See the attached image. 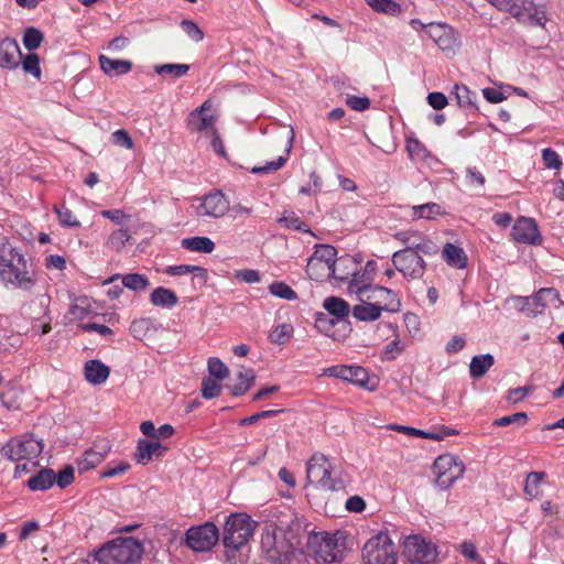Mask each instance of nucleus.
<instances>
[{
  "label": "nucleus",
  "instance_id": "1",
  "mask_svg": "<svg viewBox=\"0 0 564 564\" xmlns=\"http://www.w3.org/2000/svg\"><path fill=\"white\" fill-rule=\"evenodd\" d=\"M0 281L6 286L30 291L36 282V270L31 260L17 248L0 246Z\"/></svg>",
  "mask_w": 564,
  "mask_h": 564
},
{
  "label": "nucleus",
  "instance_id": "2",
  "mask_svg": "<svg viewBox=\"0 0 564 564\" xmlns=\"http://www.w3.org/2000/svg\"><path fill=\"white\" fill-rule=\"evenodd\" d=\"M302 525L295 520L289 531L282 534V530L265 529L261 534V550L267 558L274 563L286 564L295 556L300 542L293 535V531H300Z\"/></svg>",
  "mask_w": 564,
  "mask_h": 564
},
{
  "label": "nucleus",
  "instance_id": "3",
  "mask_svg": "<svg viewBox=\"0 0 564 564\" xmlns=\"http://www.w3.org/2000/svg\"><path fill=\"white\" fill-rule=\"evenodd\" d=\"M143 552V545L137 539L119 536L95 551L94 558L100 564H135Z\"/></svg>",
  "mask_w": 564,
  "mask_h": 564
},
{
  "label": "nucleus",
  "instance_id": "4",
  "mask_svg": "<svg viewBox=\"0 0 564 564\" xmlns=\"http://www.w3.org/2000/svg\"><path fill=\"white\" fill-rule=\"evenodd\" d=\"M333 467L322 453H315L306 463V478L312 485L324 490L339 491L345 488L341 479L332 476Z\"/></svg>",
  "mask_w": 564,
  "mask_h": 564
},
{
  "label": "nucleus",
  "instance_id": "5",
  "mask_svg": "<svg viewBox=\"0 0 564 564\" xmlns=\"http://www.w3.org/2000/svg\"><path fill=\"white\" fill-rule=\"evenodd\" d=\"M500 11H506L518 21L530 25L544 26L545 11L531 0H487Z\"/></svg>",
  "mask_w": 564,
  "mask_h": 564
},
{
  "label": "nucleus",
  "instance_id": "6",
  "mask_svg": "<svg viewBox=\"0 0 564 564\" xmlns=\"http://www.w3.org/2000/svg\"><path fill=\"white\" fill-rule=\"evenodd\" d=\"M256 524V521L246 513L230 514L224 527V545L238 551L253 535Z\"/></svg>",
  "mask_w": 564,
  "mask_h": 564
},
{
  "label": "nucleus",
  "instance_id": "7",
  "mask_svg": "<svg viewBox=\"0 0 564 564\" xmlns=\"http://www.w3.org/2000/svg\"><path fill=\"white\" fill-rule=\"evenodd\" d=\"M362 564H398L397 547L387 532H379L365 543Z\"/></svg>",
  "mask_w": 564,
  "mask_h": 564
},
{
  "label": "nucleus",
  "instance_id": "8",
  "mask_svg": "<svg viewBox=\"0 0 564 564\" xmlns=\"http://www.w3.org/2000/svg\"><path fill=\"white\" fill-rule=\"evenodd\" d=\"M43 449L42 442L22 435L10 438L0 449L2 456L12 462L36 458Z\"/></svg>",
  "mask_w": 564,
  "mask_h": 564
},
{
  "label": "nucleus",
  "instance_id": "9",
  "mask_svg": "<svg viewBox=\"0 0 564 564\" xmlns=\"http://www.w3.org/2000/svg\"><path fill=\"white\" fill-rule=\"evenodd\" d=\"M465 466L451 454L438 456L433 464L436 485L441 489L449 488L457 479L463 477Z\"/></svg>",
  "mask_w": 564,
  "mask_h": 564
},
{
  "label": "nucleus",
  "instance_id": "10",
  "mask_svg": "<svg viewBox=\"0 0 564 564\" xmlns=\"http://www.w3.org/2000/svg\"><path fill=\"white\" fill-rule=\"evenodd\" d=\"M219 539V531L213 522L192 527L186 531V545L195 552L209 551Z\"/></svg>",
  "mask_w": 564,
  "mask_h": 564
},
{
  "label": "nucleus",
  "instance_id": "11",
  "mask_svg": "<svg viewBox=\"0 0 564 564\" xmlns=\"http://www.w3.org/2000/svg\"><path fill=\"white\" fill-rule=\"evenodd\" d=\"M404 555L412 564H431L435 562L437 551L432 542L411 535L404 541Z\"/></svg>",
  "mask_w": 564,
  "mask_h": 564
},
{
  "label": "nucleus",
  "instance_id": "12",
  "mask_svg": "<svg viewBox=\"0 0 564 564\" xmlns=\"http://www.w3.org/2000/svg\"><path fill=\"white\" fill-rule=\"evenodd\" d=\"M392 263L406 279H421L426 270L423 257L416 251L398 250L392 254Z\"/></svg>",
  "mask_w": 564,
  "mask_h": 564
},
{
  "label": "nucleus",
  "instance_id": "13",
  "mask_svg": "<svg viewBox=\"0 0 564 564\" xmlns=\"http://www.w3.org/2000/svg\"><path fill=\"white\" fill-rule=\"evenodd\" d=\"M337 261V250L329 245H318L308 258L306 272L311 278L327 275Z\"/></svg>",
  "mask_w": 564,
  "mask_h": 564
},
{
  "label": "nucleus",
  "instance_id": "14",
  "mask_svg": "<svg viewBox=\"0 0 564 564\" xmlns=\"http://www.w3.org/2000/svg\"><path fill=\"white\" fill-rule=\"evenodd\" d=\"M357 299H364L367 302H370V304L377 306L381 312L395 313L401 308V302L398 294L386 286L371 285Z\"/></svg>",
  "mask_w": 564,
  "mask_h": 564
},
{
  "label": "nucleus",
  "instance_id": "15",
  "mask_svg": "<svg viewBox=\"0 0 564 564\" xmlns=\"http://www.w3.org/2000/svg\"><path fill=\"white\" fill-rule=\"evenodd\" d=\"M197 200L195 210L199 217L220 218L229 212V200L219 191L212 192Z\"/></svg>",
  "mask_w": 564,
  "mask_h": 564
},
{
  "label": "nucleus",
  "instance_id": "16",
  "mask_svg": "<svg viewBox=\"0 0 564 564\" xmlns=\"http://www.w3.org/2000/svg\"><path fill=\"white\" fill-rule=\"evenodd\" d=\"M427 36L442 51H454L458 45V36L455 30L447 23L430 22L427 23Z\"/></svg>",
  "mask_w": 564,
  "mask_h": 564
},
{
  "label": "nucleus",
  "instance_id": "17",
  "mask_svg": "<svg viewBox=\"0 0 564 564\" xmlns=\"http://www.w3.org/2000/svg\"><path fill=\"white\" fill-rule=\"evenodd\" d=\"M325 375L333 378H338L350 383H354L358 387L369 389L370 391L373 388L368 387L369 373L368 371L360 366H348V365H337L332 366L325 370Z\"/></svg>",
  "mask_w": 564,
  "mask_h": 564
},
{
  "label": "nucleus",
  "instance_id": "18",
  "mask_svg": "<svg viewBox=\"0 0 564 564\" xmlns=\"http://www.w3.org/2000/svg\"><path fill=\"white\" fill-rule=\"evenodd\" d=\"M209 111H212V104L209 100H206L199 108L189 113L187 128L192 132H203L205 135L214 133L216 131V118Z\"/></svg>",
  "mask_w": 564,
  "mask_h": 564
},
{
  "label": "nucleus",
  "instance_id": "19",
  "mask_svg": "<svg viewBox=\"0 0 564 564\" xmlns=\"http://www.w3.org/2000/svg\"><path fill=\"white\" fill-rule=\"evenodd\" d=\"M376 272L377 262L373 260H369L364 267L359 264V268L356 269V272L348 281L347 292L350 295L355 294L357 297L361 295L362 292L372 285Z\"/></svg>",
  "mask_w": 564,
  "mask_h": 564
},
{
  "label": "nucleus",
  "instance_id": "20",
  "mask_svg": "<svg viewBox=\"0 0 564 564\" xmlns=\"http://www.w3.org/2000/svg\"><path fill=\"white\" fill-rule=\"evenodd\" d=\"M512 236L516 241L522 243L538 245L541 242V235L538 226L531 218H519L513 225Z\"/></svg>",
  "mask_w": 564,
  "mask_h": 564
},
{
  "label": "nucleus",
  "instance_id": "21",
  "mask_svg": "<svg viewBox=\"0 0 564 564\" xmlns=\"http://www.w3.org/2000/svg\"><path fill=\"white\" fill-rule=\"evenodd\" d=\"M22 53L18 42L12 37L0 40V68L15 69L21 64Z\"/></svg>",
  "mask_w": 564,
  "mask_h": 564
},
{
  "label": "nucleus",
  "instance_id": "22",
  "mask_svg": "<svg viewBox=\"0 0 564 564\" xmlns=\"http://www.w3.org/2000/svg\"><path fill=\"white\" fill-rule=\"evenodd\" d=\"M50 296L46 294H41L36 296L32 302L31 306L36 305L39 306V312L34 315H31L32 318H34L36 322L32 326V330L37 335H45L51 330V322L52 318L48 316V304H50Z\"/></svg>",
  "mask_w": 564,
  "mask_h": 564
},
{
  "label": "nucleus",
  "instance_id": "23",
  "mask_svg": "<svg viewBox=\"0 0 564 564\" xmlns=\"http://www.w3.org/2000/svg\"><path fill=\"white\" fill-rule=\"evenodd\" d=\"M341 558V550L332 536H326L315 550V560L323 564H336Z\"/></svg>",
  "mask_w": 564,
  "mask_h": 564
},
{
  "label": "nucleus",
  "instance_id": "24",
  "mask_svg": "<svg viewBox=\"0 0 564 564\" xmlns=\"http://www.w3.org/2000/svg\"><path fill=\"white\" fill-rule=\"evenodd\" d=\"M165 452L166 447L162 446L159 441L139 440L134 457L138 463L145 465L154 456H162Z\"/></svg>",
  "mask_w": 564,
  "mask_h": 564
},
{
  "label": "nucleus",
  "instance_id": "25",
  "mask_svg": "<svg viewBox=\"0 0 564 564\" xmlns=\"http://www.w3.org/2000/svg\"><path fill=\"white\" fill-rule=\"evenodd\" d=\"M358 268L359 262L356 260V258L350 256L340 257L337 259L333 270H330L326 276H332L336 280L348 283L351 275Z\"/></svg>",
  "mask_w": 564,
  "mask_h": 564
},
{
  "label": "nucleus",
  "instance_id": "26",
  "mask_svg": "<svg viewBox=\"0 0 564 564\" xmlns=\"http://www.w3.org/2000/svg\"><path fill=\"white\" fill-rule=\"evenodd\" d=\"M510 301L513 302L514 307L529 317H535L543 313V304L540 301L539 293L531 296H511Z\"/></svg>",
  "mask_w": 564,
  "mask_h": 564
},
{
  "label": "nucleus",
  "instance_id": "27",
  "mask_svg": "<svg viewBox=\"0 0 564 564\" xmlns=\"http://www.w3.org/2000/svg\"><path fill=\"white\" fill-rule=\"evenodd\" d=\"M442 259L452 268L465 269L468 264V257L464 249L452 242H446L442 249Z\"/></svg>",
  "mask_w": 564,
  "mask_h": 564
},
{
  "label": "nucleus",
  "instance_id": "28",
  "mask_svg": "<svg viewBox=\"0 0 564 564\" xmlns=\"http://www.w3.org/2000/svg\"><path fill=\"white\" fill-rule=\"evenodd\" d=\"M132 234H135L132 227L113 230L106 241V247L111 251L120 253L126 249L127 245H133Z\"/></svg>",
  "mask_w": 564,
  "mask_h": 564
},
{
  "label": "nucleus",
  "instance_id": "29",
  "mask_svg": "<svg viewBox=\"0 0 564 564\" xmlns=\"http://www.w3.org/2000/svg\"><path fill=\"white\" fill-rule=\"evenodd\" d=\"M84 372L85 378L89 383L101 384L108 379L110 369L100 360L93 359L85 364Z\"/></svg>",
  "mask_w": 564,
  "mask_h": 564
},
{
  "label": "nucleus",
  "instance_id": "30",
  "mask_svg": "<svg viewBox=\"0 0 564 564\" xmlns=\"http://www.w3.org/2000/svg\"><path fill=\"white\" fill-rule=\"evenodd\" d=\"M119 278H121L122 286L134 292L144 291L150 285L149 279L144 274L140 273H128L124 275L113 274L107 281H105V284H111Z\"/></svg>",
  "mask_w": 564,
  "mask_h": 564
},
{
  "label": "nucleus",
  "instance_id": "31",
  "mask_svg": "<svg viewBox=\"0 0 564 564\" xmlns=\"http://www.w3.org/2000/svg\"><path fill=\"white\" fill-rule=\"evenodd\" d=\"M100 68L108 75H124L132 68V62L128 59H113L106 55L99 56Z\"/></svg>",
  "mask_w": 564,
  "mask_h": 564
},
{
  "label": "nucleus",
  "instance_id": "32",
  "mask_svg": "<svg viewBox=\"0 0 564 564\" xmlns=\"http://www.w3.org/2000/svg\"><path fill=\"white\" fill-rule=\"evenodd\" d=\"M359 304L351 308L352 316L360 322H373L381 317L382 312L370 302L364 299H357Z\"/></svg>",
  "mask_w": 564,
  "mask_h": 564
},
{
  "label": "nucleus",
  "instance_id": "33",
  "mask_svg": "<svg viewBox=\"0 0 564 564\" xmlns=\"http://www.w3.org/2000/svg\"><path fill=\"white\" fill-rule=\"evenodd\" d=\"M55 484L53 469L43 468L28 480V487L32 491L50 489Z\"/></svg>",
  "mask_w": 564,
  "mask_h": 564
},
{
  "label": "nucleus",
  "instance_id": "34",
  "mask_svg": "<svg viewBox=\"0 0 564 564\" xmlns=\"http://www.w3.org/2000/svg\"><path fill=\"white\" fill-rule=\"evenodd\" d=\"M495 358L491 354L477 355L471 358L469 373L474 379H479L494 366Z\"/></svg>",
  "mask_w": 564,
  "mask_h": 564
},
{
  "label": "nucleus",
  "instance_id": "35",
  "mask_svg": "<svg viewBox=\"0 0 564 564\" xmlns=\"http://www.w3.org/2000/svg\"><path fill=\"white\" fill-rule=\"evenodd\" d=\"M454 95L458 106L468 112H476L478 110L476 106V94L465 85H455Z\"/></svg>",
  "mask_w": 564,
  "mask_h": 564
},
{
  "label": "nucleus",
  "instance_id": "36",
  "mask_svg": "<svg viewBox=\"0 0 564 564\" xmlns=\"http://www.w3.org/2000/svg\"><path fill=\"white\" fill-rule=\"evenodd\" d=\"M181 246L186 250L200 253H212L215 249L214 241L210 238L203 236L184 238L181 241Z\"/></svg>",
  "mask_w": 564,
  "mask_h": 564
},
{
  "label": "nucleus",
  "instance_id": "37",
  "mask_svg": "<svg viewBox=\"0 0 564 564\" xmlns=\"http://www.w3.org/2000/svg\"><path fill=\"white\" fill-rule=\"evenodd\" d=\"M294 139L293 130L290 131V140L289 145L285 150V155H280L276 160L270 161L264 165L254 166L251 169V173L253 174H269L279 171L288 161L289 154L292 149V143Z\"/></svg>",
  "mask_w": 564,
  "mask_h": 564
},
{
  "label": "nucleus",
  "instance_id": "38",
  "mask_svg": "<svg viewBox=\"0 0 564 564\" xmlns=\"http://www.w3.org/2000/svg\"><path fill=\"white\" fill-rule=\"evenodd\" d=\"M150 301L155 306L170 308L175 306L178 300L172 290L159 286L152 291Z\"/></svg>",
  "mask_w": 564,
  "mask_h": 564
},
{
  "label": "nucleus",
  "instance_id": "39",
  "mask_svg": "<svg viewBox=\"0 0 564 564\" xmlns=\"http://www.w3.org/2000/svg\"><path fill=\"white\" fill-rule=\"evenodd\" d=\"M324 308L337 319L347 317L350 313L348 302L337 296H329L323 303Z\"/></svg>",
  "mask_w": 564,
  "mask_h": 564
},
{
  "label": "nucleus",
  "instance_id": "40",
  "mask_svg": "<svg viewBox=\"0 0 564 564\" xmlns=\"http://www.w3.org/2000/svg\"><path fill=\"white\" fill-rule=\"evenodd\" d=\"M444 210L437 203H426L414 205L411 207V217L413 219H434L436 216L443 215Z\"/></svg>",
  "mask_w": 564,
  "mask_h": 564
},
{
  "label": "nucleus",
  "instance_id": "41",
  "mask_svg": "<svg viewBox=\"0 0 564 564\" xmlns=\"http://www.w3.org/2000/svg\"><path fill=\"white\" fill-rule=\"evenodd\" d=\"M107 452H98L88 449L84 453L83 457L77 460V469L79 473H86L94 469L101 464L106 457Z\"/></svg>",
  "mask_w": 564,
  "mask_h": 564
},
{
  "label": "nucleus",
  "instance_id": "42",
  "mask_svg": "<svg viewBox=\"0 0 564 564\" xmlns=\"http://www.w3.org/2000/svg\"><path fill=\"white\" fill-rule=\"evenodd\" d=\"M238 383L230 388V392L234 397L245 394L254 383L256 373L252 369H243L237 375Z\"/></svg>",
  "mask_w": 564,
  "mask_h": 564
},
{
  "label": "nucleus",
  "instance_id": "43",
  "mask_svg": "<svg viewBox=\"0 0 564 564\" xmlns=\"http://www.w3.org/2000/svg\"><path fill=\"white\" fill-rule=\"evenodd\" d=\"M546 477L544 471H531L527 475L524 494L529 499L538 498L540 496L539 487Z\"/></svg>",
  "mask_w": 564,
  "mask_h": 564
},
{
  "label": "nucleus",
  "instance_id": "44",
  "mask_svg": "<svg viewBox=\"0 0 564 564\" xmlns=\"http://www.w3.org/2000/svg\"><path fill=\"white\" fill-rule=\"evenodd\" d=\"M540 301L543 304V311L546 307L560 308L563 306V301L560 297V293L553 288H543L538 291Z\"/></svg>",
  "mask_w": 564,
  "mask_h": 564
},
{
  "label": "nucleus",
  "instance_id": "45",
  "mask_svg": "<svg viewBox=\"0 0 564 564\" xmlns=\"http://www.w3.org/2000/svg\"><path fill=\"white\" fill-rule=\"evenodd\" d=\"M154 69L159 75L181 78L188 73L189 66L187 64H162L155 65Z\"/></svg>",
  "mask_w": 564,
  "mask_h": 564
},
{
  "label": "nucleus",
  "instance_id": "46",
  "mask_svg": "<svg viewBox=\"0 0 564 564\" xmlns=\"http://www.w3.org/2000/svg\"><path fill=\"white\" fill-rule=\"evenodd\" d=\"M269 292L275 297L295 301L297 300L296 292L286 283L282 281H274L269 285Z\"/></svg>",
  "mask_w": 564,
  "mask_h": 564
},
{
  "label": "nucleus",
  "instance_id": "47",
  "mask_svg": "<svg viewBox=\"0 0 564 564\" xmlns=\"http://www.w3.org/2000/svg\"><path fill=\"white\" fill-rule=\"evenodd\" d=\"M209 378L223 381L229 376L228 367L217 357H210L207 361Z\"/></svg>",
  "mask_w": 564,
  "mask_h": 564
},
{
  "label": "nucleus",
  "instance_id": "48",
  "mask_svg": "<svg viewBox=\"0 0 564 564\" xmlns=\"http://www.w3.org/2000/svg\"><path fill=\"white\" fill-rule=\"evenodd\" d=\"M44 35L36 28H28L23 34V45L28 51H34L40 47L43 42Z\"/></svg>",
  "mask_w": 564,
  "mask_h": 564
},
{
  "label": "nucleus",
  "instance_id": "49",
  "mask_svg": "<svg viewBox=\"0 0 564 564\" xmlns=\"http://www.w3.org/2000/svg\"><path fill=\"white\" fill-rule=\"evenodd\" d=\"M293 334V326L288 323L278 325L270 334V341L276 345L285 344Z\"/></svg>",
  "mask_w": 564,
  "mask_h": 564
},
{
  "label": "nucleus",
  "instance_id": "50",
  "mask_svg": "<svg viewBox=\"0 0 564 564\" xmlns=\"http://www.w3.org/2000/svg\"><path fill=\"white\" fill-rule=\"evenodd\" d=\"M221 389H223L221 381L209 378V377L204 378L203 382H202V389H200L202 397L207 400L214 399L220 394Z\"/></svg>",
  "mask_w": 564,
  "mask_h": 564
},
{
  "label": "nucleus",
  "instance_id": "51",
  "mask_svg": "<svg viewBox=\"0 0 564 564\" xmlns=\"http://www.w3.org/2000/svg\"><path fill=\"white\" fill-rule=\"evenodd\" d=\"M58 221L63 227H79V220L74 216L73 212L65 205L54 206Z\"/></svg>",
  "mask_w": 564,
  "mask_h": 564
},
{
  "label": "nucleus",
  "instance_id": "52",
  "mask_svg": "<svg viewBox=\"0 0 564 564\" xmlns=\"http://www.w3.org/2000/svg\"><path fill=\"white\" fill-rule=\"evenodd\" d=\"M367 3L375 11L381 13L395 15L401 11L400 6L393 0H367Z\"/></svg>",
  "mask_w": 564,
  "mask_h": 564
},
{
  "label": "nucleus",
  "instance_id": "53",
  "mask_svg": "<svg viewBox=\"0 0 564 564\" xmlns=\"http://www.w3.org/2000/svg\"><path fill=\"white\" fill-rule=\"evenodd\" d=\"M22 68L25 73L31 74L35 78L41 77L40 57L37 54L29 53L21 61Z\"/></svg>",
  "mask_w": 564,
  "mask_h": 564
},
{
  "label": "nucleus",
  "instance_id": "54",
  "mask_svg": "<svg viewBox=\"0 0 564 564\" xmlns=\"http://www.w3.org/2000/svg\"><path fill=\"white\" fill-rule=\"evenodd\" d=\"M406 150L413 160L425 161L430 156L429 150L417 139H409Z\"/></svg>",
  "mask_w": 564,
  "mask_h": 564
},
{
  "label": "nucleus",
  "instance_id": "55",
  "mask_svg": "<svg viewBox=\"0 0 564 564\" xmlns=\"http://www.w3.org/2000/svg\"><path fill=\"white\" fill-rule=\"evenodd\" d=\"M421 236L422 232L420 231H399L394 235V238L405 245L403 250L415 251Z\"/></svg>",
  "mask_w": 564,
  "mask_h": 564
},
{
  "label": "nucleus",
  "instance_id": "56",
  "mask_svg": "<svg viewBox=\"0 0 564 564\" xmlns=\"http://www.w3.org/2000/svg\"><path fill=\"white\" fill-rule=\"evenodd\" d=\"M278 223L291 230H296L301 232L310 231L307 225L293 213L290 215H284L283 217L279 218Z\"/></svg>",
  "mask_w": 564,
  "mask_h": 564
},
{
  "label": "nucleus",
  "instance_id": "57",
  "mask_svg": "<svg viewBox=\"0 0 564 564\" xmlns=\"http://www.w3.org/2000/svg\"><path fill=\"white\" fill-rule=\"evenodd\" d=\"M528 422V414L525 412H517L511 415L501 416L492 422L494 426H508L517 424L519 426L525 425Z\"/></svg>",
  "mask_w": 564,
  "mask_h": 564
},
{
  "label": "nucleus",
  "instance_id": "58",
  "mask_svg": "<svg viewBox=\"0 0 564 564\" xmlns=\"http://www.w3.org/2000/svg\"><path fill=\"white\" fill-rule=\"evenodd\" d=\"M415 251L421 257H431L435 256L438 252V247L431 238L422 234L417 242V247L415 248Z\"/></svg>",
  "mask_w": 564,
  "mask_h": 564
},
{
  "label": "nucleus",
  "instance_id": "59",
  "mask_svg": "<svg viewBox=\"0 0 564 564\" xmlns=\"http://www.w3.org/2000/svg\"><path fill=\"white\" fill-rule=\"evenodd\" d=\"M166 273L170 275H184L187 273H196L195 275L203 276L206 274V270L197 265L180 264L169 267L166 269Z\"/></svg>",
  "mask_w": 564,
  "mask_h": 564
},
{
  "label": "nucleus",
  "instance_id": "60",
  "mask_svg": "<svg viewBox=\"0 0 564 564\" xmlns=\"http://www.w3.org/2000/svg\"><path fill=\"white\" fill-rule=\"evenodd\" d=\"M403 350L404 346L400 339L395 338L384 347L381 352V359L387 361L394 360Z\"/></svg>",
  "mask_w": 564,
  "mask_h": 564
},
{
  "label": "nucleus",
  "instance_id": "61",
  "mask_svg": "<svg viewBox=\"0 0 564 564\" xmlns=\"http://www.w3.org/2000/svg\"><path fill=\"white\" fill-rule=\"evenodd\" d=\"M542 161L545 167L558 170L562 166V160L556 151L551 148L542 150Z\"/></svg>",
  "mask_w": 564,
  "mask_h": 564
},
{
  "label": "nucleus",
  "instance_id": "62",
  "mask_svg": "<svg viewBox=\"0 0 564 564\" xmlns=\"http://www.w3.org/2000/svg\"><path fill=\"white\" fill-rule=\"evenodd\" d=\"M533 392L532 386L518 387L510 389L507 394V401L512 404L521 402L527 395Z\"/></svg>",
  "mask_w": 564,
  "mask_h": 564
},
{
  "label": "nucleus",
  "instance_id": "63",
  "mask_svg": "<svg viewBox=\"0 0 564 564\" xmlns=\"http://www.w3.org/2000/svg\"><path fill=\"white\" fill-rule=\"evenodd\" d=\"M466 184L470 187H482L486 183V178L477 167H468L466 170Z\"/></svg>",
  "mask_w": 564,
  "mask_h": 564
},
{
  "label": "nucleus",
  "instance_id": "64",
  "mask_svg": "<svg viewBox=\"0 0 564 564\" xmlns=\"http://www.w3.org/2000/svg\"><path fill=\"white\" fill-rule=\"evenodd\" d=\"M182 30L186 33L188 37L194 40L195 42H199L204 37L203 31L199 29V26L191 21V20H183L181 22Z\"/></svg>",
  "mask_w": 564,
  "mask_h": 564
}]
</instances>
